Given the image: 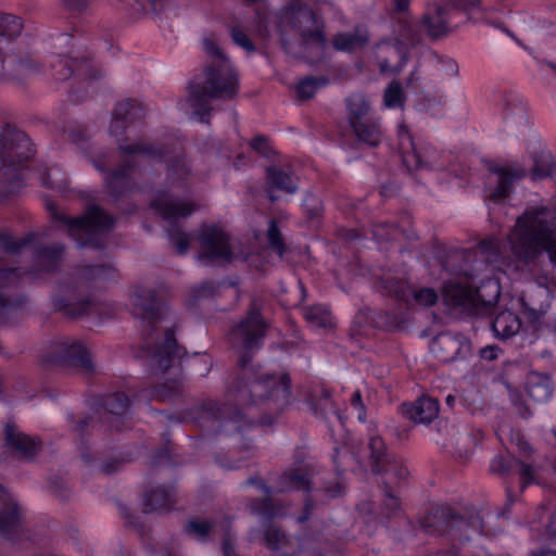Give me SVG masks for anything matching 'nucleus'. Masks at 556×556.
Masks as SVG:
<instances>
[{
  "instance_id": "obj_24",
  "label": "nucleus",
  "mask_w": 556,
  "mask_h": 556,
  "mask_svg": "<svg viewBox=\"0 0 556 556\" xmlns=\"http://www.w3.org/2000/svg\"><path fill=\"white\" fill-rule=\"evenodd\" d=\"M265 193L270 202H276L278 197L275 191H280L287 194H294L298 189V177L292 170H286L282 167L270 165L266 168L265 177Z\"/></svg>"
},
{
  "instance_id": "obj_27",
  "label": "nucleus",
  "mask_w": 556,
  "mask_h": 556,
  "mask_svg": "<svg viewBox=\"0 0 556 556\" xmlns=\"http://www.w3.org/2000/svg\"><path fill=\"white\" fill-rule=\"evenodd\" d=\"M377 62L381 73L399 72L407 59V49L401 42L384 41L377 47Z\"/></svg>"
},
{
  "instance_id": "obj_64",
  "label": "nucleus",
  "mask_w": 556,
  "mask_h": 556,
  "mask_svg": "<svg viewBox=\"0 0 556 556\" xmlns=\"http://www.w3.org/2000/svg\"><path fill=\"white\" fill-rule=\"evenodd\" d=\"M70 139L77 144H83L89 138L88 130L83 125H73L68 129Z\"/></svg>"
},
{
  "instance_id": "obj_22",
  "label": "nucleus",
  "mask_w": 556,
  "mask_h": 556,
  "mask_svg": "<svg viewBox=\"0 0 556 556\" xmlns=\"http://www.w3.org/2000/svg\"><path fill=\"white\" fill-rule=\"evenodd\" d=\"M488 168L495 176V186L490 191V199L495 203L507 199L513 192L514 184L527 176V170L521 166L490 164Z\"/></svg>"
},
{
  "instance_id": "obj_2",
  "label": "nucleus",
  "mask_w": 556,
  "mask_h": 556,
  "mask_svg": "<svg viewBox=\"0 0 556 556\" xmlns=\"http://www.w3.org/2000/svg\"><path fill=\"white\" fill-rule=\"evenodd\" d=\"M509 258L517 267L536 265L544 252L556 266V210L535 206L516 218L507 235Z\"/></svg>"
},
{
  "instance_id": "obj_31",
  "label": "nucleus",
  "mask_w": 556,
  "mask_h": 556,
  "mask_svg": "<svg viewBox=\"0 0 556 556\" xmlns=\"http://www.w3.org/2000/svg\"><path fill=\"white\" fill-rule=\"evenodd\" d=\"M143 513L168 511L175 504V490L173 486L159 485L143 493Z\"/></svg>"
},
{
  "instance_id": "obj_39",
  "label": "nucleus",
  "mask_w": 556,
  "mask_h": 556,
  "mask_svg": "<svg viewBox=\"0 0 556 556\" xmlns=\"http://www.w3.org/2000/svg\"><path fill=\"white\" fill-rule=\"evenodd\" d=\"M408 285L405 280L394 276L391 273H387L378 278L375 282V288L382 295L394 296L399 301H404L407 299V294L409 293Z\"/></svg>"
},
{
  "instance_id": "obj_28",
  "label": "nucleus",
  "mask_w": 556,
  "mask_h": 556,
  "mask_svg": "<svg viewBox=\"0 0 556 556\" xmlns=\"http://www.w3.org/2000/svg\"><path fill=\"white\" fill-rule=\"evenodd\" d=\"M305 401L316 417L328 420L329 415H333L342 424V416L331 400V391L326 387L315 386L311 388Z\"/></svg>"
},
{
  "instance_id": "obj_13",
  "label": "nucleus",
  "mask_w": 556,
  "mask_h": 556,
  "mask_svg": "<svg viewBox=\"0 0 556 556\" xmlns=\"http://www.w3.org/2000/svg\"><path fill=\"white\" fill-rule=\"evenodd\" d=\"M26 274L22 268L0 267V325L13 326L20 321L26 298L21 294H10L9 290L15 287Z\"/></svg>"
},
{
  "instance_id": "obj_46",
  "label": "nucleus",
  "mask_w": 556,
  "mask_h": 556,
  "mask_svg": "<svg viewBox=\"0 0 556 556\" xmlns=\"http://www.w3.org/2000/svg\"><path fill=\"white\" fill-rule=\"evenodd\" d=\"M304 318L307 323L317 328H328L332 326L330 312L324 306L316 305L304 309Z\"/></svg>"
},
{
  "instance_id": "obj_29",
  "label": "nucleus",
  "mask_w": 556,
  "mask_h": 556,
  "mask_svg": "<svg viewBox=\"0 0 556 556\" xmlns=\"http://www.w3.org/2000/svg\"><path fill=\"white\" fill-rule=\"evenodd\" d=\"M420 28L431 39L438 40L450 31L448 7L435 5L422 15Z\"/></svg>"
},
{
  "instance_id": "obj_51",
  "label": "nucleus",
  "mask_w": 556,
  "mask_h": 556,
  "mask_svg": "<svg viewBox=\"0 0 556 556\" xmlns=\"http://www.w3.org/2000/svg\"><path fill=\"white\" fill-rule=\"evenodd\" d=\"M383 101L388 108L402 106L405 101L403 87L399 80H392L384 90Z\"/></svg>"
},
{
  "instance_id": "obj_32",
  "label": "nucleus",
  "mask_w": 556,
  "mask_h": 556,
  "mask_svg": "<svg viewBox=\"0 0 556 556\" xmlns=\"http://www.w3.org/2000/svg\"><path fill=\"white\" fill-rule=\"evenodd\" d=\"M403 414L415 422L429 424L439 414V402L432 397H420L413 404H403Z\"/></svg>"
},
{
  "instance_id": "obj_3",
  "label": "nucleus",
  "mask_w": 556,
  "mask_h": 556,
  "mask_svg": "<svg viewBox=\"0 0 556 556\" xmlns=\"http://www.w3.org/2000/svg\"><path fill=\"white\" fill-rule=\"evenodd\" d=\"M203 47L211 62L201 75L190 80L188 103L201 122L208 123L212 112L210 102L235 99L239 91V79L228 58L213 39L205 38Z\"/></svg>"
},
{
  "instance_id": "obj_50",
  "label": "nucleus",
  "mask_w": 556,
  "mask_h": 556,
  "mask_svg": "<svg viewBox=\"0 0 556 556\" xmlns=\"http://www.w3.org/2000/svg\"><path fill=\"white\" fill-rule=\"evenodd\" d=\"M182 380L180 378H175L172 380H167L162 384L156 386L153 389L154 395L162 400L173 399L181 394Z\"/></svg>"
},
{
  "instance_id": "obj_41",
  "label": "nucleus",
  "mask_w": 556,
  "mask_h": 556,
  "mask_svg": "<svg viewBox=\"0 0 556 556\" xmlns=\"http://www.w3.org/2000/svg\"><path fill=\"white\" fill-rule=\"evenodd\" d=\"M352 130L358 142L364 143L370 148L378 147L382 138L380 126L372 118L357 124L356 126L352 127Z\"/></svg>"
},
{
  "instance_id": "obj_33",
  "label": "nucleus",
  "mask_w": 556,
  "mask_h": 556,
  "mask_svg": "<svg viewBox=\"0 0 556 556\" xmlns=\"http://www.w3.org/2000/svg\"><path fill=\"white\" fill-rule=\"evenodd\" d=\"M135 164L130 160H126L115 170L108 173L105 182L109 193L114 198L123 197L131 190L130 172L134 169Z\"/></svg>"
},
{
  "instance_id": "obj_17",
  "label": "nucleus",
  "mask_w": 556,
  "mask_h": 556,
  "mask_svg": "<svg viewBox=\"0 0 556 556\" xmlns=\"http://www.w3.org/2000/svg\"><path fill=\"white\" fill-rule=\"evenodd\" d=\"M52 67L55 71L56 79L66 80L73 77L76 84H84L85 80H98L102 77L101 70L86 55L59 56Z\"/></svg>"
},
{
  "instance_id": "obj_40",
  "label": "nucleus",
  "mask_w": 556,
  "mask_h": 556,
  "mask_svg": "<svg viewBox=\"0 0 556 556\" xmlns=\"http://www.w3.org/2000/svg\"><path fill=\"white\" fill-rule=\"evenodd\" d=\"M350 127L370 119L369 103L363 94H352L345 100Z\"/></svg>"
},
{
  "instance_id": "obj_44",
  "label": "nucleus",
  "mask_w": 556,
  "mask_h": 556,
  "mask_svg": "<svg viewBox=\"0 0 556 556\" xmlns=\"http://www.w3.org/2000/svg\"><path fill=\"white\" fill-rule=\"evenodd\" d=\"M328 84V78L325 76L314 77L307 76L300 80L296 86V94L300 100H309L314 97L315 92Z\"/></svg>"
},
{
  "instance_id": "obj_42",
  "label": "nucleus",
  "mask_w": 556,
  "mask_h": 556,
  "mask_svg": "<svg viewBox=\"0 0 556 556\" xmlns=\"http://www.w3.org/2000/svg\"><path fill=\"white\" fill-rule=\"evenodd\" d=\"M64 250L65 245L58 242L37 248L36 255L41 268L46 271L54 270L62 258Z\"/></svg>"
},
{
  "instance_id": "obj_18",
  "label": "nucleus",
  "mask_w": 556,
  "mask_h": 556,
  "mask_svg": "<svg viewBox=\"0 0 556 556\" xmlns=\"http://www.w3.org/2000/svg\"><path fill=\"white\" fill-rule=\"evenodd\" d=\"M430 350L441 362L452 363L467 359L471 355V343L462 333L445 331L432 339Z\"/></svg>"
},
{
  "instance_id": "obj_1",
  "label": "nucleus",
  "mask_w": 556,
  "mask_h": 556,
  "mask_svg": "<svg viewBox=\"0 0 556 556\" xmlns=\"http://www.w3.org/2000/svg\"><path fill=\"white\" fill-rule=\"evenodd\" d=\"M267 328L268 324L253 300L247 316L229 332L231 345L242 350V354L228 386L227 403L220 405L213 400L203 402L194 418L200 426L208 427L210 422L220 421L233 424L235 430L240 432L243 427L254 426V421L247 418L242 407L267 405L280 413L291 403L289 374H263L260 367L251 364V354L261 348Z\"/></svg>"
},
{
  "instance_id": "obj_6",
  "label": "nucleus",
  "mask_w": 556,
  "mask_h": 556,
  "mask_svg": "<svg viewBox=\"0 0 556 556\" xmlns=\"http://www.w3.org/2000/svg\"><path fill=\"white\" fill-rule=\"evenodd\" d=\"M115 268L111 264L81 265L75 267L59 283L53 295V306L70 318H78L89 313L92 300L87 294L90 283L113 278Z\"/></svg>"
},
{
  "instance_id": "obj_62",
  "label": "nucleus",
  "mask_w": 556,
  "mask_h": 556,
  "mask_svg": "<svg viewBox=\"0 0 556 556\" xmlns=\"http://www.w3.org/2000/svg\"><path fill=\"white\" fill-rule=\"evenodd\" d=\"M96 419L93 417H85L73 425V432L83 440L85 434L89 432V429L96 427ZM81 444L84 442L81 441Z\"/></svg>"
},
{
  "instance_id": "obj_25",
  "label": "nucleus",
  "mask_w": 556,
  "mask_h": 556,
  "mask_svg": "<svg viewBox=\"0 0 556 556\" xmlns=\"http://www.w3.org/2000/svg\"><path fill=\"white\" fill-rule=\"evenodd\" d=\"M129 404V397L123 392H114L103 396L101 406L104 416L101 417V420L106 422L109 428L121 430L128 415Z\"/></svg>"
},
{
  "instance_id": "obj_26",
  "label": "nucleus",
  "mask_w": 556,
  "mask_h": 556,
  "mask_svg": "<svg viewBox=\"0 0 556 556\" xmlns=\"http://www.w3.org/2000/svg\"><path fill=\"white\" fill-rule=\"evenodd\" d=\"M4 443L20 458L29 459L39 451L41 441L21 432L14 425L4 428Z\"/></svg>"
},
{
  "instance_id": "obj_34",
  "label": "nucleus",
  "mask_w": 556,
  "mask_h": 556,
  "mask_svg": "<svg viewBox=\"0 0 556 556\" xmlns=\"http://www.w3.org/2000/svg\"><path fill=\"white\" fill-rule=\"evenodd\" d=\"M526 391L532 401L536 403L547 402L554 391L551 376L539 371H530L527 376Z\"/></svg>"
},
{
  "instance_id": "obj_15",
  "label": "nucleus",
  "mask_w": 556,
  "mask_h": 556,
  "mask_svg": "<svg viewBox=\"0 0 556 556\" xmlns=\"http://www.w3.org/2000/svg\"><path fill=\"white\" fill-rule=\"evenodd\" d=\"M118 149L124 154H142L150 159L166 160L168 163V175L170 178L184 179L190 174V165L182 151L169 156L172 152L166 144H152L146 142H135L131 144L118 143Z\"/></svg>"
},
{
  "instance_id": "obj_14",
  "label": "nucleus",
  "mask_w": 556,
  "mask_h": 556,
  "mask_svg": "<svg viewBox=\"0 0 556 556\" xmlns=\"http://www.w3.org/2000/svg\"><path fill=\"white\" fill-rule=\"evenodd\" d=\"M151 205L157 214L169 222L167 228L169 240L175 245L178 254H185L189 249V238L176 220L180 217L189 216L195 206L172 198L154 200Z\"/></svg>"
},
{
  "instance_id": "obj_36",
  "label": "nucleus",
  "mask_w": 556,
  "mask_h": 556,
  "mask_svg": "<svg viewBox=\"0 0 556 556\" xmlns=\"http://www.w3.org/2000/svg\"><path fill=\"white\" fill-rule=\"evenodd\" d=\"M410 224V216L405 214L401 218L400 224L382 223L376 225L372 230V235L378 241H389L394 239L395 232L399 231L407 240H417V233L407 228Z\"/></svg>"
},
{
  "instance_id": "obj_35",
  "label": "nucleus",
  "mask_w": 556,
  "mask_h": 556,
  "mask_svg": "<svg viewBox=\"0 0 556 556\" xmlns=\"http://www.w3.org/2000/svg\"><path fill=\"white\" fill-rule=\"evenodd\" d=\"M399 150L403 163L408 169H418L422 167V159L416 149L414 139L405 125L399 127Z\"/></svg>"
},
{
  "instance_id": "obj_53",
  "label": "nucleus",
  "mask_w": 556,
  "mask_h": 556,
  "mask_svg": "<svg viewBox=\"0 0 556 556\" xmlns=\"http://www.w3.org/2000/svg\"><path fill=\"white\" fill-rule=\"evenodd\" d=\"M218 289V282L212 280L203 281L201 285L195 286L191 289V300L193 302H197L199 300L213 296L217 293Z\"/></svg>"
},
{
  "instance_id": "obj_20",
  "label": "nucleus",
  "mask_w": 556,
  "mask_h": 556,
  "mask_svg": "<svg viewBox=\"0 0 556 556\" xmlns=\"http://www.w3.org/2000/svg\"><path fill=\"white\" fill-rule=\"evenodd\" d=\"M443 298L447 305L473 309L476 314H482L490 309L493 302L485 301L479 290L450 281L443 288Z\"/></svg>"
},
{
  "instance_id": "obj_9",
  "label": "nucleus",
  "mask_w": 556,
  "mask_h": 556,
  "mask_svg": "<svg viewBox=\"0 0 556 556\" xmlns=\"http://www.w3.org/2000/svg\"><path fill=\"white\" fill-rule=\"evenodd\" d=\"M288 20L291 27L299 33L301 42L299 47H295L285 37L281 38L282 47L287 53L294 58H301L305 47L308 45H315L321 50L325 48L326 39L324 31L316 20L314 11L308 5L292 2L289 7Z\"/></svg>"
},
{
  "instance_id": "obj_58",
  "label": "nucleus",
  "mask_w": 556,
  "mask_h": 556,
  "mask_svg": "<svg viewBox=\"0 0 556 556\" xmlns=\"http://www.w3.org/2000/svg\"><path fill=\"white\" fill-rule=\"evenodd\" d=\"M476 445V438L470 432L458 435L456 440V452L460 458H466L472 453Z\"/></svg>"
},
{
  "instance_id": "obj_37",
  "label": "nucleus",
  "mask_w": 556,
  "mask_h": 556,
  "mask_svg": "<svg viewBox=\"0 0 556 556\" xmlns=\"http://www.w3.org/2000/svg\"><path fill=\"white\" fill-rule=\"evenodd\" d=\"M490 325L496 338L506 340L518 333L521 321L513 312L503 311L491 320Z\"/></svg>"
},
{
  "instance_id": "obj_47",
  "label": "nucleus",
  "mask_w": 556,
  "mask_h": 556,
  "mask_svg": "<svg viewBox=\"0 0 556 556\" xmlns=\"http://www.w3.org/2000/svg\"><path fill=\"white\" fill-rule=\"evenodd\" d=\"M407 299H404L407 305L418 304L420 306H431L438 301V293L432 288L413 289L408 287Z\"/></svg>"
},
{
  "instance_id": "obj_52",
  "label": "nucleus",
  "mask_w": 556,
  "mask_h": 556,
  "mask_svg": "<svg viewBox=\"0 0 556 556\" xmlns=\"http://www.w3.org/2000/svg\"><path fill=\"white\" fill-rule=\"evenodd\" d=\"M199 149L206 154L223 155L230 157L231 151L224 147L223 142L214 137L203 138L199 141Z\"/></svg>"
},
{
  "instance_id": "obj_49",
  "label": "nucleus",
  "mask_w": 556,
  "mask_h": 556,
  "mask_svg": "<svg viewBox=\"0 0 556 556\" xmlns=\"http://www.w3.org/2000/svg\"><path fill=\"white\" fill-rule=\"evenodd\" d=\"M266 237L269 248L282 257L287 249L278 223L275 219L269 222Z\"/></svg>"
},
{
  "instance_id": "obj_19",
  "label": "nucleus",
  "mask_w": 556,
  "mask_h": 556,
  "mask_svg": "<svg viewBox=\"0 0 556 556\" xmlns=\"http://www.w3.org/2000/svg\"><path fill=\"white\" fill-rule=\"evenodd\" d=\"M202 252L199 255L200 261L230 262L233 253L229 245L228 235L217 226H204L199 237Z\"/></svg>"
},
{
  "instance_id": "obj_10",
  "label": "nucleus",
  "mask_w": 556,
  "mask_h": 556,
  "mask_svg": "<svg viewBox=\"0 0 556 556\" xmlns=\"http://www.w3.org/2000/svg\"><path fill=\"white\" fill-rule=\"evenodd\" d=\"M250 511L262 517V529H252L249 533L250 542L265 543L270 549L285 547L289 540L286 532L273 520L282 515L283 506L275 503L273 498H253L249 503Z\"/></svg>"
},
{
  "instance_id": "obj_45",
  "label": "nucleus",
  "mask_w": 556,
  "mask_h": 556,
  "mask_svg": "<svg viewBox=\"0 0 556 556\" xmlns=\"http://www.w3.org/2000/svg\"><path fill=\"white\" fill-rule=\"evenodd\" d=\"M397 40L396 42H401L407 49V46H416L421 41V33L422 29L417 26H414L407 21L401 20L399 22L397 28Z\"/></svg>"
},
{
  "instance_id": "obj_23",
  "label": "nucleus",
  "mask_w": 556,
  "mask_h": 556,
  "mask_svg": "<svg viewBox=\"0 0 556 556\" xmlns=\"http://www.w3.org/2000/svg\"><path fill=\"white\" fill-rule=\"evenodd\" d=\"M144 115L146 108L140 101L127 99L118 102L112 112L110 134L115 137L124 135L128 124L140 121Z\"/></svg>"
},
{
  "instance_id": "obj_12",
  "label": "nucleus",
  "mask_w": 556,
  "mask_h": 556,
  "mask_svg": "<svg viewBox=\"0 0 556 556\" xmlns=\"http://www.w3.org/2000/svg\"><path fill=\"white\" fill-rule=\"evenodd\" d=\"M35 154L29 137L11 124L0 126V169L15 170Z\"/></svg>"
},
{
  "instance_id": "obj_5",
  "label": "nucleus",
  "mask_w": 556,
  "mask_h": 556,
  "mask_svg": "<svg viewBox=\"0 0 556 556\" xmlns=\"http://www.w3.org/2000/svg\"><path fill=\"white\" fill-rule=\"evenodd\" d=\"M420 527L429 535L450 536L451 548L443 552L445 556H473L469 544L471 535L483 531V522L478 515L464 518L450 506L432 507L420 519Z\"/></svg>"
},
{
  "instance_id": "obj_7",
  "label": "nucleus",
  "mask_w": 556,
  "mask_h": 556,
  "mask_svg": "<svg viewBox=\"0 0 556 556\" xmlns=\"http://www.w3.org/2000/svg\"><path fill=\"white\" fill-rule=\"evenodd\" d=\"M47 210L51 218L65 228L78 248L100 250L105 245V233L114 226V218L98 205H91L79 217H70L56 205L47 201Z\"/></svg>"
},
{
  "instance_id": "obj_63",
  "label": "nucleus",
  "mask_w": 556,
  "mask_h": 556,
  "mask_svg": "<svg viewBox=\"0 0 556 556\" xmlns=\"http://www.w3.org/2000/svg\"><path fill=\"white\" fill-rule=\"evenodd\" d=\"M41 184L46 188L63 190L66 187V179L63 177H52L50 172H45L41 176Z\"/></svg>"
},
{
  "instance_id": "obj_38",
  "label": "nucleus",
  "mask_w": 556,
  "mask_h": 556,
  "mask_svg": "<svg viewBox=\"0 0 556 556\" xmlns=\"http://www.w3.org/2000/svg\"><path fill=\"white\" fill-rule=\"evenodd\" d=\"M369 40L368 33L363 27H355L352 33H340L333 37V47L338 51L353 52L364 48Z\"/></svg>"
},
{
  "instance_id": "obj_4",
  "label": "nucleus",
  "mask_w": 556,
  "mask_h": 556,
  "mask_svg": "<svg viewBox=\"0 0 556 556\" xmlns=\"http://www.w3.org/2000/svg\"><path fill=\"white\" fill-rule=\"evenodd\" d=\"M132 314L141 319L143 330V349L151 364L165 371L179 363L186 354V349L178 344L172 329H166L161 340L154 338L155 325L165 316V300L159 291L138 287L132 300Z\"/></svg>"
},
{
  "instance_id": "obj_54",
  "label": "nucleus",
  "mask_w": 556,
  "mask_h": 556,
  "mask_svg": "<svg viewBox=\"0 0 556 556\" xmlns=\"http://www.w3.org/2000/svg\"><path fill=\"white\" fill-rule=\"evenodd\" d=\"M321 495L320 501L326 503L329 500L341 497L344 494V484L339 481H330L316 490Z\"/></svg>"
},
{
  "instance_id": "obj_21",
  "label": "nucleus",
  "mask_w": 556,
  "mask_h": 556,
  "mask_svg": "<svg viewBox=\"0 0 556 556\" xmlns=\"http://www.w3.org/2000/svg\"><path fill=\"white\" fill-rule=\"evenodd\" d=\"M24 533V525L18 505L7 490L0 485V538L15 541Z\"/></svg>"
},
{
  "instance_id": "obj_48",
  "label": "nucleus",
  "mask_w": 556,
  "mask_h": 556,
  "mask_svg": "<svg viewBox=\"0 0 556 556\" xmlns=\"http://www.w3.org/2000/svg\"><path fill=\"white\" fill-rule=\"evenodd\" d=\"M35 233H27L22 239H15L9 235H0V251L10 254L18 253L23 248L27 247L35 240Z\"/></svg>"
},
{
  "instance_id": "obj_56",
  "label": "nucleus",
  "mask_w": 556,
  "mask_h": 556,
  "mask_svg": "<svg viewBox=\"0 0 556 556\" xmlns=\"http://www.w3.org/2000/svg\"><path fill=\"white\" fill-rule=\"evenodd\" d=\"M394 488H383L384 500L382 502V513L387 518L395 516L400 511V500L393 494Z\"/></svg>"
},
{
  "instance_id": "obj_30",
  "label": "nucleus",
  "mask_w": 556,
  "mask_h": 556,
  "mask_svg": "<svg viewBox=\"0 0 556 556\" xmlns=\"http://www.w3.org/2000/svg\"><path fill=\"white\" fill-rule=\"evenodd\" d=\"M316 475V469L311 464L289 469L279 478V492H288L291 490L309 491L312 486V478Z\"/></svg>"
},
{
  "instance_id": "obj_43",
  "label": "nucleus",
  "mask_w": 556,
  "mask_h": 556,
  "mask_svg": "<svg viewBox=\"0 0 556 556\" xmlns=\"http://www.w3.org/2000/svg\"><path fill=\"white\" fill-rule=\"evenodd\" d=\"M556 170L554 156L547 151H541L534 156V165L531 170L533 180L551 177Z\"/></svg>"
},
{
  "instance_id": "obj_57",
  "label": "nucleus",
  "mask_w": 556,
  "mask_h": 556,
  "mask_svg": "<svg viewBox=\"0 0 556 556\" xmlns=\"http://www.w3.org/2000/svg\"><path fill=\"white\" fill-rule=\"evenodd\" d=\"M211 530L212 523L206 520L192 519L185 527V531L188 534L198 539H205L210 534Z\"/></svg>"
},
{
  "instance_id": "obj_59",
  "label": "nucleus",
  "mask_w": 556,
  "mask_h": 556,
  "mask_svg": "<svg viewBox=\"0 0 556 556\" xmlns=\"http://www.w3.org/2000/svg\"><path fill=\"white\" fill-rule=\"evenodd\" d=\"M304 211L309 219H316L321 216L323 203L314 194H307L303 202Z\"/></svg>"
},
{
  "instance_id": "obj_11",
  "label": "nucleus",
  "mask_w": 556,
  "mask_h": 556,
  "mask_svg": "<svg viewBox=\"0 0 556 556\" xmlns=\"http://www.w3.org/2000/svg\"><path fill=\"white\" fill-rule=\"evenodd\" d=\"M369 464L375 475L381 476L383 488H395L401 485L408 476L407 468L402 460L388 451L384 441L374 435L368 442Z\"/></svg>"
},
{
  "instance_id": "obj_16",
  "label": "nucleus",
  "mask_w": 556,
  "mask_h": 556,
  "mask_svg": "<svg viewBox=\"0 0 556 556\" xmlns=\"http://www.w3.org/2000/svg\"><path fill=\"white\" fill-rule=\"evenodd\" d=\"M43 362L75 367L87 374L93 370L90 352L80 340L76 339L56 342L53 350L43 356Z\"/></svg>"
},
{
  "instance_id": "obj_8",
  "label": "nucleus",
  "mask_w": 556,
  "mask_h": 556,
  "mask_svg": "<svg viewBox=\"0 0 556 556\" xmlns=\"http://www.w3.org/2000/svg\"><path fill=\"white\" fill-rule=\"evenodd\" d=\"M22 29L20 17L13 14L0 15V83L20 81L35 70L28 58L11 51V40L17 37Z\"/></svg>"
},
{
  "instance_id": "obj_55",
  "label": "nucleus",
  "mask_w": 556,
  "mask_h": 556,
  "mask_svg": "<svg viewBox=\"0 0 556 556\" xmlns=\"http://www.w3.org/2000/svg\"><path fill=\"white\" fill-rule=\"evenodd\" d=\"M517 458L511 455H497L491 462L490 470L493 473L504 475L516 466Z\"/></svg>"
},
{
  "instance_id": "obj_60",
  "label": "nucleus",
  "mask_w": 556,
  "mask_h": 556,
  "mask_svg": "<svg viewBox=\"0 0 556 556\" xmlns=\"http://www.w3.org/2000/svg\"><path fill=\"white\" fill-rule=\"evenodd\" d=\"M230 36L232 41L244 49L248 52H254L256 50L253 41L248 37V35L240 27H232L230 31Z\"/></svg>"
},
{
  "instance_id": "obj_61",
  "label": "nucleus",
  "mask_w": 556,
  "mask_h": 556,
  "mask_svg": "<svg viewBox=\"0 0 556 556\" xmlns=\"http://www.w3.org/2000/svg\"><path fill=\"white\" fill-rule=\"evenodd\" d=\"M251 148L257 152L260 155L270 159L274 151L271 150L268 138L264 135H257L251 141Z\"/></svg>"
}]
</instances>
